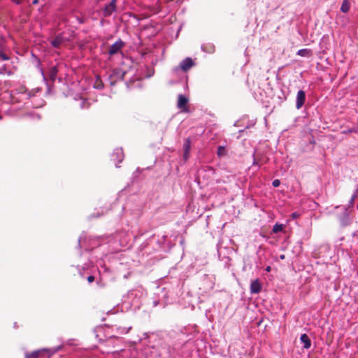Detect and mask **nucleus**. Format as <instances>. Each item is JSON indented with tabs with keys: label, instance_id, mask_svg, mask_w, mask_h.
<instances>
[{
	"label": "nucleus",
	"instance_id": "nucleus-38",
	"mask_svg": "<svg viewBox=\"0 0 358 358\" xmlns=\"http://www.w3.org/2000/svg\"><path fill=\"white\" fill-rule=\"evenodd\" d=\"M14 327H17V324H16V323H15V324H14Z\"/></svg>",
	"mask_w": 358,
	"mask_h": 358
},
{
	"label": "nucleus",
	"instance_id": "nucleus-32",
	"mask_svg": "<svg viewBox=\"0 0 358 358\" xmlns=\"http://www.w3.org/2000/svg\"><path fill=\"white\" fill-rule=\"evenodd\" d=\"M271 270V267L270 266H268L266 268V271H270Z\"/></svg>",
	"mask_w": 358,
	"mask_h": 358
},
{
	"label": "nucleus",
	"instance_id": "nucleus-36",
	"mask_svg": "<svg viewBox=\"0 0 358 358\" xmlns=\"http://www.w3.org/2000/svg\"><path fill=\"white\" fill-rule=\"evenodd\" d=\"M41 73H42L43 76L44 77V73H43V69H41Z\"/></svg>",
	"mask_w": 358,
	"mask_h": 358
},
{
	"label": "nucleus",
	"instance_id": "nucleus-3",
	"mask_svg": "<svg viewBox=\"0 0 358 358\" xmlns=\"http://www.w3.org/2000/svg\"><path fill=\"white\" fill-rule=\"evenodd\" d=\"M194 63L193 60L190 57H187L185 59H183L178 66H176L173 71H178V70L181 69L183 71H187L189 69H190L193 66Z\"/></svg>",
	"mask_w": 358,
	"mask_h": 358
},
{
	"label": "nucleus",
	"instance_id": "nucleus-12",
	"mask_svg": "<svg viewBox=\"0 0 358 358\" xmlns=\"http://www.w3.org/2000/svg\"><path fill=\"white\" fill-rule=\"evenodd\" d=\"M296 55L301 57H310L312 55V50L308 48L300 49Z\"/></svg>",
	"mask_w": 358,
	"mask_h": 358
},
{
	"label": "nucleus",
	"instance_id": "nucleus-4",
	"mask_svg": "<svg viewBox=\"0 0 358 358\" xmlns=\"http://www.w3.org/2000/svg\"><path fill=\"white\" fill-rule=\"evenodd\" d=\"M124 159V153L122 148H116L114 150L112 155L111 159L115 163V166H118L117 164H120L122 162Z\"/></svg>",
	"mask_w": 358,
	"mask_h": 358
},
{
	"label": "nucleus",
	"instance_id": "nucleus-24",
	"mask_svg": "<svg viewBox=\"0 0 358 358\" xmlns=\"http://www.w3.org/2000/svg\"><path fill=\"white\" fill-rule=\"evenodd\" d=\"M300 216V214L297 212H294L291 214V217L292 219H296Z\"/></svg>",
	"mask_w": 358,
	"mask_h": 358
},
{
	"label": "nucleus",
	"instance_id": "nucleus-34",
	"mask_svg": "<svg viewBox=\"0 0 358 358\" xmlns=\"http://www.w3.org/2000/svg\"><path fill=\"white\" fill-rule=\"evenodd\" d=\"M280 259H285V255H280Z\"/></svg>",
	"mask_w": 358,
	"mask_h": 358
},
{
	"label": "nucleus",
	"instance_id": "nucleus-25",
	"mask_svg": "<svg viewBox=\"0 0 358 358\" xmlns=\"http://www.w3.org/2000/svg\"><path fill=\"white\" fill-rule=\"evenodd\" d=\"M76 20L78 21V22L79 24H83L85 22V19L83 17H78V16L76 17Z\"/></svg>",
	"mask_w": 358,
	"mask_h": 358
},
{
	"label": "nucleus",
	"instance_id": "nucleus-28",
	"mask_svg": "<svg viewBox=\"0 0 358 358\" xmlns=\"http://www.w3.org/2000/svg\"><path fill=\"white\" fill-rule=\"evenodd\" d=\"M87 280L90 283H91L94 280V277L93 275H90L87 278Z\"/></svg>",
	"mask_w": 358,
	"mask_h": 358
},
{
	"label": "nucleus",
	"instance_id": "nucleus-13",
	"mask_svg": "<svg viewBox=\"0 0 358 358\" xmlns=\"http://www.w3.org/2000/svg\"><path fill=\"white\" fill-rule=\"evenodd\" d=\"M57 73H58V69H57V66H52L50 69L49 73H48L50 78L54 81L57 78Z\"/></svg>",
	"mask_w": 358,
	"mask_h": 358
},
{
	"label": "nucleus",
	"instance_id": "nucleus-15",
	"mask_svg": "<svg viewBox=\"0 0 358 358\" xmlns=\"http://www.w3.org/2000/svg\"><path fill=\"white\" fill-rule=\"evenodd\" d=\"M43 351H49V350H48V349H43V350H39L34 351V352H32L30 354L27 353L26 356H25V358H38L39 355Z\"/></svg>",
	"mask_w": 358,
	"mask_h": 358
},
{
	"label": "nucleus",
	"instance_id": "nucleus-2",
	"mask_svg": "<svg viewBox=\"0 0 358 358\" xmlns=\"http://www.w3.org/2000/svg\"><path fill=\"white\" fill-rule=\"evenodd\" d=\"M215 286L214 278L209 275L204 274L201 277L200 289H202L203 292H208L211 291Z\"/></svg>",
	"mask_w": 358,
	"mask_h": 358
},
{
	"label": "nucleus",
	"instance_id": "nucleus-6",
	"mask_svg": "<svg viewBox=\"0 0 358 358\" xmlns=\"http://www.w3.org/2000/svg\"><path fill=\"white\" fill-rule=\"evenodd\" d=\"M116 10V0H111L110 3L106 5L103 9V15L109 17Z\"/></svg>",
	"mask_w": 358,
	"mask_h": 358
},
{
	"label": "nucleus",
	"instance_id": "nucleus-14",
	"mask_svg": "<svg viewBox=\"0 0 358 358\" xmlns=\"http://www.w3.org/2000/svg\"><path fill=\"white\" fill-rule=\"evenodd\" d=\"M350 0H343L341 6V10L343 13H348L350 10Z\"/></svg>",
	"mask_w": 358,
	"mask_h": 358
},
{
	"label": "nucleus",
	"instance_id": "nucleus-33",
	"mask_svg": "<svg viewBox=\"0 0 358 358\" xmlns=\"http://www.w3.org/2000/svg\"><path fill=\"white\" fill-rule=\"evenodd\" d=\"M59 349V348H56L52 353L57 352Z\"/></svg>",
	"mask_w": 358,
	"mask_h": 358
},
{
	"label": "nucleus",
	"instance_id": "nucleus-39",
	"mask_svg": "<svg viewBox=\"0 0 358 358\" xmlns=\"http://www.w3.org/2000/svg\"><path fill=\"white\" fill-rule=\"evenodd\" d=\"M357 210H358V204H357Z\"/></svg>",
	"mask_w": 358,
	"mask_h": 358
},
{
	"label": "nucleus",
	"instance_id": "nucleus-17",
	"mask_svg": "<svg viewBox=\"0 0 358 358\" xmlns=\"http://www.w3.org/2000/svg\"><path fill=\"white\" fill-rule=\"evenodd\" d=\"M191 148V141L189 138L185 139L183 144V150L185 152H189Z\"/></svg>",
	"mask_w": 358,
	"mask_h": 358
},
{
	"label": "nucleus",
	"instance_id": "nucleus-16",
	"mask_svg": "<svg viewBox=\"0 0 358 358\" xmlns=\"http://www.w3.org/2000/svg\"><path fill=\"white\" fill-rule=\"evenodd\" d=\"M357 196H358V189H356V191L352 195L347 207L350 208L354 206L355 200L357 197Z\"/></svg>",
	"mask_w": 358,
	"mask_h": 358
},
{
	"label": "nucleus",
	"instance_id": "nucleus-9",
	"mask_svg": "<svg viewBox=\"0 0 358 358\" xmlns=\"http://www.w3.org/2000/svg\"><path fill=\"white\" fill-rule=\"evenodd\" d=\"M250 289L252 294H259L262 291V285L259 280L258 279L252 280Z\"/></svg>",
	"mask_w": 358,
	"mask_h": 358
},
{
	"label": "nucleus",
	"instance_id": "nucleus-35",
	"mask_svg": "<svg viewBox=\"0 0 358 358\" xmlns=\"http://www.w3.org/2000/svg\"><path fill=\"white\" fill-rule=\"evenodd\" d=\"M169 354L170 355H172V352H171V350H169Z\"/></svg>",
	"mask_w": 358,
	"mask_h": 358
},
{
	"label": "nucleus",
	"instance_id": "nucleus-23",
	"mask_svg": "<svg viewBox=\"0 0 358 358\" xmlns=\"http://www.w3.org/2000/svg\"><path fill=\"white\" fill-rule=\"evenodd\" d=\"M280 185V181L278 179H275L272 182V185L274 187H278Z\"/></svg>",
	"mask_w": 358,
	"mask_h": 358
},
{
	"label": "nucleus",
	"instance_id": "nucleus-10",
	"mask_svg": "<svg viewBox=\"0 0 358 358\" xmlns=\"http://www.w3.org/2000/svg\"><path fill=\"white\" fill-rule=\"evenodd\" d=\"M64 42V37L61 34H58L53 40L51 41V45L55 48H59Z\"/></svg>",
	"mask_w": 358,
	"mask_h": 358
},
{
	"label": "nucleus",
	"instance_id": "nucleus-22",
	"mask_svg": "<svg viewBox=\"0 0 358 358\" xmlns=\"http://www.w3.org/2000/svg\"><path fill=\"white\" fill-rule=\"evenodd\" d=\"M90 106L88 101L85 99H83L80 102V108H87Z\"/></svg>",
	"mask_w": 358,
	"mask_h": 358
},
{
	"label": "nucleus",
	"instance_id": "nucleus-20",
	"mask_svg": "<svg viewBox=\"0 0 358 358\" xmlns=\"http://www.w3.org/2000/svg\"><path fill=\"white\" fill-rule=\"evenodd\" d=\"M217 155L221 157L225 155V148L223 146H219L217 148Z\"/></svg>",
	"mask_w": 358,
	"mask_h": 358
},
{
	"label": "nucleus",
	"instance_id": "nucleus-37",
	"mask_svg": "<svg viewBox=\"0 0 358 358\" xmlns=\"http://www.w3.org/2000/svg\"><path fill=\"white\" fill-rule=\"evenodd\" d=\"M78 246H80V238L78 240Z\"/></svg>",
	"mask_w": 358,
	"mask_h": 358
},
{
	"label": "nucleus",
	"instance_id": "nucleus-8",
	"mask_svg": "<svg viewBox=\"0 0 358 358\" xmlns=\"http://www.w3.org/2000/svg\"><path fill=\"white\" fill-rule=\"evenodd\" d=\"M188 99L183 94H179L178 99L177 106L179 109L187 111L186 106L187 104Z\"/></svg>",
	"mask_w": 358,
	"mask_h": 358
},
{
	"label": "nucleus",
	"instance_id": "nucleus-5",
	"mask_svg": "<svg viewBox=\"0 0 358 358\" xmlns=\"http://www.w3.org/2000/svg\"><path fill=\"white\" fill-rule=\"evenodd\" d=\"M306 101V92L303 90H299L296 97V108L299 110L302 108Z\"/></svg>",
	"mask_w": 358,
	"mask_h": 358
},
{
	"label": "nucleus",
	"instance_id": "nucleus-30",
	"mask_svg": "<svg viewBox=\"0 0 358 358\" xmlns=\"http://www.w3.org/2000/svg\"><path fill=\"white\" fill-rule=\"evenodd\" d=\"M38 3V0H33V1H32V3H33L34 5H36V4H37Z\"/></svg>",
	"mask_w": 358,
	"mask_h": 358
},
{
	"label": "nucleus",
	"instance_id": "nucleus-31",
	"mask_svg": "<svg viewBox=\"0 0 358 358\" xmlns=\"http://www.w3.org/2000/svg\"><path fill=\"white\" fill-rule=\"evenodd\" d=\"M355 129H354L348 130V132H355Z\"/></svg>",
	"mask_w": 358,
	"mask_h": 358
},
{
	"label": "nucleus",
	"instance_id": "nucleus-7",
	"mask_svg": "<svg viewBox=\"0 0 358 358\" xmlns=\"http://www.w3.org/2000/svg\"><path fill=\"white\" fill-rule=\"evenodd\" d=\"M124 43L122 40L119 39L115 43H113L108 50V54L110 55H113L117 53L123 47Z\"/></svg>",
	"mask_w": 358,
	"mask_h": 358
},
{
	"label": "nucleus",
	"instance_id": "nucleus-27",
	"mask_svg": "<svg viewBox=\"0 0 358 358\" xmlns=\"http://www.w3.org/2000/svg\"><path fill=\"white\" fill-rule=\"evenodd\" d=\"M252 165H254V166L257 165L258 166H260L261 164H260L259 161H257L255 158H254Z\"/></svg>",
	"mask_w": 358,
	"mask_h": 358
},
{
	"label": "nucleus",
	"instance_id": "nucleus-26",
	"mask_svg": "<svg viewBox=\"0 0 358 358\" xmlns=\"http://www.w3.org/2000/svg\"><path fill=\"white\" fill-rule=\"evenodd\" d=\"M189 155V152H185V151H184L183 159L185 161H187L188 159Z\"/></svg>",
	"mask_w": 358,
	"mask_h": 358
},
{
	"label": "nucleus",
	"instance_id": "nucleus-11",
	"mask_svg": "<svg viewBox=\"0 0 358 358\" xmlns=\"http://www.w3.org/2000/svg\"><path fill=\"white\" fill-rule=\"evenodd\" d=\"M301 342L303 344L305 349H309L311 346V341L306 334H303L300 337Z\"/></svg>",
	"mask_w": 358,
	"mask_h": 358
},
{
	"label": "nucleus",
	"instance_id": "nucleus-29",
	"mask_svg": "<svg viewBox=\"0 0 358 358\" xmlns=\"http://www.w3.org/2000/svg\"><path fill=\"white\" fill-rule=\"evenodd\" d=\"M12 2L15 3L16 5H20L22 3V0H10Z\"/></svg>",
	"mask_w": 358,
	"mask_h": 358
},
{
	"label": "nucleus",
	"instance_id": "nucleus-18",
	"mask_svg": "<svg viewBox=\"0 0 358 358\" xmlns=\"http://www.w3.org/2000/svg\"><path fill=\"white\" fill-rule=\"evenodd\" d=\"M283 229V224H278L276 223L273 227V233H278L280 231H282Z\"/></svg>",
	"mask_w": 358,
	"mask_h": 358
},
{
	"label": "nucleus",
	"instance_id": "nucleus-19",
	"mask_svg": "<svg viewBox=\"0 0 358 358\" xmlns=\"http://www.w3.org/2000/svg\"><path fill=\"white\" fill-rule=\"evenodd\" d=\"M20 94L26 99H30V97L32 96L31 92L28 91L27 90H22Z\"/></svg>",
	"mask_w": 358,
	"mask_h": 358
},
{
	"label": "nucleus",
	"instance_id": "nucleus-1",
	"mask_svg": "<svg viewBox=\"0 0 358 358\" xmlns=\"http://www.w3.org/2000/svg\"><path fill=\"white\" fill-rule=\"evenodd\" d=\"M336 208H341L342 213L337 215V219L338 220L340 224L342 227L349 226L352 223V219L348 211V207L346 206H337Z\"/></svg>",
	"mask_w": 358,
	"mask_h": 358
},
{
	"label": "nucleus",
	"instance_id": "nucleus-21",
	"mask_svg": "<svg viewBox=\"0 0 358 358\" xmlns=\"http://www.w3.org/2000/svg\"><path fill=\"white\" fill-rule=\"evenodd\" d=\"M0 59L3 61H7L10 57L1 50H0Z\"/></svg>",
	"mask_w": 358,
	"mask_h": 358
}]
</instances>
